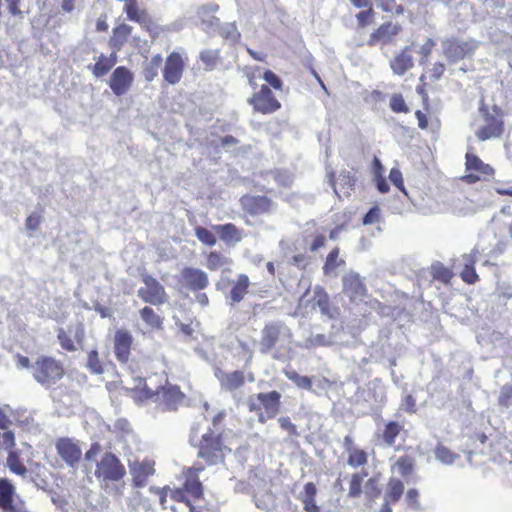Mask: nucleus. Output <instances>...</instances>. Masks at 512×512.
I'll return each mask as SVG.
<instances>
[{"label": "nucleus", "instance_id": "nucleus-13", "mask_svg": "<svg viewBox=\"0 0 512 512\" xmlns=\"http://www.w3.org/2000/svg\"><path fill=\"white\" fill-rule=\"evenodd\" d=\"M250 103L261 113H271L280 108V103L266 85H263L260 91L250 99Z\"/></svg>", "mask_w": 512, "mask_h": 512}, {"label": "nucleus", "instance_id": "nucleus-64", "mask_svg": "<svg viewBox=\"0 0 512 512\" xmlns=\"http://www.w3.org/2000/svg\"><path fill=\"white\" fill-rule=\"evenodd\" d=\"M401 408L407 412L414 413L416 411L415 398L410 394L406 395L402 400Z\"/></svg>", "mask_w": 512, "mask_h": 512}, {"label": "nucleus", "instance_id": "nucleus-42", "mask_svg": "<svg viewBox=\"0 0 512 512\" xmlns=\"http://www.w3.org/2000/svg\"><path fill=\"white\" fill-rule=\"evenodd\" d=\"M58 341L61 347L69 352H73L77 350V345L72 337V329L70 328L68 331L64 329H59L57 334Z\"/></svg>", "mask_w": 512, "mask_h": 512}, {"label": "nucleus", "instance_id": "nucleus-25", "mask_svg": "<svg viewBox=\"0 0 512 512\" xmlns=\"http://www.w3.org/2000/svg\"><path fill=\"white\" fill-rule=\"evenodd\" d=\"M213 229L219 234L222 241L229 244H236L242 240L241 231L232 223L214 225Z\"/></svg>", "mask_w": 512, "mask_h": 512}, {"label": "nucleus", "instance_id": "nucleus-6", "mask_svg": "<svg viewBox=\"0 0 512 512\" xmlns=\"http://www.w3.org/2000/svg\"><path fill=\"white\" fill-rule=\"evenodd\" d=\"M478 47L473 39L462 40L458 38L446 39L442 42L443 55L449 64L457 63L470 57Z\"/></svg>", "mask_w": 512, "mask_h": 512}, {"label": "nucleus", "instance_id": "nucleus-23", "mask_svg": "<svg viewBox=\"0 0 512 512\" xmlns=\"http://www.w3.org/2000/svg\"><path fill=\"white\" fill-rule=\"evenodd\" d=\"M414 65L413 57L409 53L408 47H406L401 53L396 55L390 61V67L394 74L402 76L409 71Z\"/></svg>", "mask_w": 512, "mask_h": 512}, {"label": "nucleus", "instance_id": "nucleus-57", "mask_svg": "<svg viewBox=\"0 0 512 512\" xmlns=\"http://www.w3.org/2000/svg\"><path fill=\"white\" fill-rule=\"evenodd\" d=\"M390 181L402 192L406 194V190L404 188L402 173L397 168H392L389 173Z\"/></svg>", "mask_w": 512, "mask_h": 512}, {"label": "nucleus", "instance_id": "nucleus-62", "mask_svg": "<svg viewBox=\"0 0 512 512\" xmlns=\"http://www.w3.org/2000/svg\"><path fill=\"white\" fill-rule=\"evenodd\" d=\"M275 180L280 185L287 187V186L291 185L293 178H292L291 174H289L286 171H276L275 172Z\"/></svg>", "mask_w": 512, "mask_h": 512}, {"label": "nucleus", "instance_id": "nucleus-47", "mask_svg": "<svg viewBox=\"0 0 512 512\" xmlns=\"http://www.w3.org/2000/svg\"><path fill=\"white\" fill-rule=\"evenodd\" d=\"M86 367L93 374L100 375L104 372L103 365L99 360L98 352L92 350L88 353Z\"/></svg>", "mask_w": 512, "mask_h": 512}, {"label": "nucleus", "instance_id": "nucleus-46", "mask_svg": "<svg viewBox=\"0 0 512 512\" xmlns=\"http://www.w3.org/2000/svg\"><path fill=\"white\" fill-rule=\"evenodd\" d=\"M367 474H361V473H354L351 477L350 483H349V492L348 496L351 498H357L360 496L362 492V482L364 477Z\"/></svg>", "mask_w": 512, "mask_h": 512}, {"label": "nucleus", "instance_id": "nucleus-63", "mask_svg": "<svg viewBox=\"0 0 512 512\" xmlns=\"http://www.w3.org/2000/svg\"><path fill=\"white\" fill-rule=\"evenodd\" d=\"M278 423L280 427L286 430L290 435L297 434V427L291 422L289 417H280Z\"/></svg>", "mask_w": 512, "mask_h": 512}, {"label": "nucleus", "instance_id": "nucleus-20", "mask_svg": "<svg viewBox=\"0 0 512 512\" xmlns=\"http://www.w3.org/2000/svg\"><path fill=\"white\" fill-rule=\"evenodd\" d=\"M132 344V336L127 331L119 330L115 334L114 350L117 359L126 362L130 355V347Z\"/></svg>", "mask_w": 512, "mask_h": 512}, {"label": "nucleus", "instance_id": "nucleus-14", "mask_svg": "<svg viewBox=\"0 0 512 512\" xmlns=\"http://www.w3.org/2000/svg\"><path fill=\"white\" fill-rule=\"evenodd\" d=\"M480 112L484 116L485 125L476 131V137L481 141H485L501 136L503 132V121L488 113L484 108H481Z\"/></svg>", "mask_w": 512, "mask_h": 512}, {"label": "nucleus", "instance_id": "nucleus-38", "mask_svg": "<svg viewBox=\"0 0 512 512\" xmlns=\"http://www.w3.org/2000/svg\"><path fill=\"white\" fill-rule=\"evenodd\" d=\"M284 375L292 381L298 388L307 391L312 390V379L308 376H302L295 370H284Z\"/></svg>", "mask_w": 512, "mask_h": 512}, {"label": "nucleus", "instance_id": "nucleus-9", "mask_svg": "<svg viewBox=\"0 0 512 512\" xmlns=\"http://www.w3.org/2000/svg\"><path fill=\"white\" fill-rule=\"evenodd\" d=\"M466 172L463 179L467 183H476L481 180H487L493 174L490 165L485 164L479 157L474 154H466Z\"/></svg>", "mask_w": 512, "mask_h": 512}, {"label": "nucleus", "instance_id": "nucleus-54", "mask_svg": "<svg viewBox=\"0 0 512 512\" xmlns=\"http://www.w3.org/2000/svg\"><path fill=\"white\" fill-rule=\"evenodd\" d=\"M433 277L443 283H447L452 277V272L441 264L435 265L433 266Z\"/></svg>", "mask_w": 512, "mask_h": 512}, {"label": "nucleus", "instance_id": "nucleus-50", "mask_svg": "<svg viewBox=\"0 0 512 512\" xmlns=\"http://www.w3.org/2000/svg\"><path fill=\"white\" fill-rule=\"evenodd\" d=\"M113 65V62L104 55H101L94 65L93 73L96 77H102L109 72Z\"/></svg>", "mask_w": 512, "mask_h": 512}, {"label": "nucleus", "instance_id": "nucleus-5", "mask_svg": "<svg viewBox=\"0 0 512 512\" xmlns=\"http://www.w3.org/2000/svg\"><path fill=\"white\" fill-rule=\"evenodd\" d=\"M31 374L37 383L49 388L63 377L64 368L54 358L40 356L31 364Z\"/></svg>", "mask_w": 512, "mask_h": 512}, {"label": "nucleus", "instance_id": "nucleus-51", "mask_svg": "<svg viewBox=\"0 0 512 512\" xmlns=\"http://www.w3.org/2000/svg\"><path fill=\"white\" fill-rule=\"evenodd\" d=\"M390 108L396 113H407L409 111L408 106L401 94H393L390 98Z\"/></svg>", "mask_w": 512, "mask_h": 512}, {"label": "nucleus", "instance_id": "nucleus-45", "mask_svg": "<svg viewBox=\"0 0 512 512\" xmlns=\"http://www.w3.org/2000/svg\"><path fill=\"white\" fill-rule=\"evenodd\" d=\"M218 33L231 43H236L240 38V33L234 23L220 25Z\"/></svg>", "mask_w": 512, "mask_h": 512}, {"label": "nucleus", "instance_id": "nucleus-36", "mask_svg": "<svg viewBox=\"0 0 512 512\" xmlns=\"http://www.w3.org/2000/svg\"><path fill=\"white\" fill-rule=\"evenodd\" d=\"M163 59L160 54L154 55L143 66V76L147 82H152L158 75V70L162 65Z\"/></svg>", "mask_w": 512, "mask_h": 512}, {"label": "nucleus", "instance_id": "nucleus-52", "mask_svg": "<svg viewBox=\"0 0 512 512\" xmlns=\"http://www.w3.org/2000/svg\"><path fill=\"white\" fill-rule=\"evenodd\" d=\"M498 403L504 408H509L512 405V385L506 384L501 388Z\"/></svg>", "mask_w": 512, "mask_h": 512}, {"label": "nucleus", "instance_id": "nucleus-29", "mask_svg": "<svg viewBox=\"0 0 512 512\" xmlns=\"http://www.w3.org/2000/svg\"><path fill=\"white\" fill-rule=\"evenodd\" d=\"M339 343L340 342L332 334H315L305 339L303 347L306 349H311L315 347L332 346Z\"/></svg>", "mask_w": 512, "mask_h": 512}, {"label": "nucleus", "instance_id": "nucleus-26", "mask_svg": "<svg viewBox=\"0 0 512 512\" xmlns=\"http://www.w3.org/2000/svg\"><path fill=\"white\" fill-rule=\"evenodd\" d=\"M314 300H315V306H317L320 310V312L329 317L334 318L337 314V309L330 307L329 303V296L326 293V291L320 287L316 286L314 289Z\"/></svg>", "mask_w": 512, "mask_h": 512}, {"label": "nucleus", "instance_id": "nucleus-12", "mask_svg": "<svg viewBox=\"0 0 512 512\" xmlns=\"http://www.w3.org/2000/svg\"><path fill=\"white\" fill-rule=\"evenodd\" d=\"M184 71V60L180 53H170L165 61L163 68V78L170 84L175 85L180 82Z\"/></svg>", "mask_w": 512, "mask_h": 512}, {"label": "nucleus", "instance_id": "nucleus-48", "mask_svg": "<svg viewBox=\"0 0 512 512\" xmlns=\"http://www.w3.org/2000/svg\"><path fill=\"white\" fill-rule=\"evenodd\" d=\"M194 232H195V236L197 237V239L204 245L212 247L216 244V241H217L216 237L208 229H206L202 226H196L194 228Z\"/></svg>", "mask_w": 512, "mask_h": 512}, {"label": "nucleus", "instance_id": "nucleus-55", "mask_svg": "<svg viewBox=\"0 0 512 512\" xmlns=\"http://www.w3.org/2000/svg\"><path fill=\"white\" fill-rule=\"evenodd\" d=\"M419 492L416 489H409L406 493L405 501L407 505L413 510H420L421 505L418 501Z\"/></svg>", "mask_w": 512, "mask_h": 512}, {"label": "nucleus", "instance_id": "nucleus-7", "mask_svg": "<svg viewBox=\"0 0 512 512\" xmlns=\"http://www.w3.org/2000/svg\"><path fill=\"white\" fill-rule=\"evenodd\" d=\"M144 286L137 291L138 296L145 302L154 306H160L167 300V294L164 286L154 277L144 275Z\"/></svg>", "mask_w": 512, "mask_h": 512}, {"label": "nucleus", "instance_id": "nucleus-31", "mask_svg": "<svg viewBox=\"0 0 512 512\" xmlns=\"http://www.w3.org/2000/svg\"><path fill=\"white\" fill-rule=\"evenodd\" d=\"M14 486L7 479H0V507L4 510L13 509Z\"/></svg>", "mask_w": 512, "mask_h": 512}, {"label": "nucleus", "instance_id": "nucleus-40", "mask_svg": "<svg viewBox=\"0 0 512 512\" xmlns=\"http://www.w3.org/2000/svg\"><path fill=\"white\" fill-rule=\"evenodd\" d=\"M434 455L439 462L445 465H452L459 458L458 454L453 453L450 449L443 445H438L436 447Z\"/></svg>", "mask_w": 512, "mask_h": 512}, {"label": "nucleus", "instance_id": "nucleus-22", "mask_svg": "<svg viewBox=\"0 0 512 512\" xmlns=\"http://www.w3.org/2000/svg\"><path fill=\"white\" fill-rule=\"evenodd\" d=\"M317 488L312 482L304 485L303 490L298 494L297 499L302 503L306 512H319L320 507L316 503Z\"/></svg>", "mask_w": 512, "mask_h": 512}, {"label": "nucleus", "instance_id": "nucleus-15", "mask_svg": "<svg viewBox=\"0 0 512 512\" xmlns=\"http://www.w3.org/2000/svg\"><path fill=\"white\" fill-rule=\"evenodd\" d=\"M181 282L183 286L192 291L205 289L209 284V279L201 269L186 267L181 271Z\"/></svg>", "mask_w": 512, "mask_h": 512}, {"label": "nucleus", "instance_id": "nucleus-37", "mask_svg": "<svg viewBox=\"0 0 512 512\" xmlns=\"http://www.w3.org/2000/svg\"><path fill=\"white\" fill-rule=\"evenodd\" d=\"M403 491L404 485L402 481L398 479H391L388 484L384 500L390 503H396L401 498Z\"/></svg>", "mask_w": 512, "mask_h": 512}, {"label": "nucleus", "instance_id": "nucleus-61", "mask_svg": "<svg viewBox=\"0 0 512 512\" xmlns=\"http://www.w3.org/2000/svg\"><path fill=\"white\" fill-rule=\"evenodd\" d=\"M337 184L343 187L352 188L354 185V179L351 172L342 171L338 176Z\"/></svg>", "mask_w": 512, "mask_h": 512}, {"label": "nucleus", "instance_id": "nucleus-39", "mask_svg": "<svg viewBox=\"0 0 512 512\" xmlns=\"http://www.w3.org/2000/svg\"><path fill=\"white\" fill-rule=\"evenodd\" d=\"M133 28L127 24H121L114 28L113 37L111 41L115 46L121 47L127 41L129 35L132 33Z\"/></svg>", "mask_w": 512, "mask_h": 512}, {"label": "nucleus", "instance_id": "nucleus-32", "mask_svg": "<svg viewBox=\"0 0 512 512\" xmlns=\"http://www.w3.org/2000/svg\"><path fill=\"white\" fill-rule=\"evenodd\" d=\"M143 322L151 329L158 330L162 328L163 318L158 315L151 307L145 306L139 311Z\"/></svg>", "mask_w": 512, "mask_h": 512}, {"label": "nucleus", "instance_id": "nucleus-18", "mask_svg": "<svg viewBox=\"0 0 512 512\" xmlns=\"http://www.w3.org/2000/svg\"><path fill=\"white\" fill-rule=\"evenodd\" d=\"M343 292L353 301L361 300L366 293V287L360 276L356 273H348L342 278Z\"/></svg>", "mask_w": 512, "mask_h": 512}, {"label": "nucleus", "instance_id": "nucleus-43", "mask_svg": "<svg viewBox=\"0 0 512 512\" xmlns=\"http://www.w3.org/2000/svg\"><path fill=\"white\" fill-rule=\"evenodd\" d=\"M401 431V426L394 421L389 422L383 431V441L387 446H393L396 440V437L399 435Z\"/></svg>", "mask_w": 512, "mask_h": 512}, {"label": "nucleus", "instance_id": "nucleus-27", "mask_svg": "<svg viewBox=\"0 0 512 512\" xmlns=\"http://www.w3.org/2000/svg\"><path fill=\"white\" fill-rule=\"evenodd\" d=\"M483 240H480L475 247L471 250L470 253L463 254L460 259H458L459 267H474L476 261L478 260V255L488 256L489 252L487 248L482 244Z\"/></svg>", "mask_w": 512, "mask_h": 512}, {"label": "nucleus", "instance_id": "nucleus-28", "mask_svg": "<svg viewBox=\"0 0 512 512\" xmlns=\"http://www.w3.org/2000/svg\"><path fill=\"white\" fill-rule=\"evenodd\" d=\"M345 264L343 259L339 258V249L336 247L330 251L323 265V272L326 276L335 278L338 275V267Z\"/></svg>", "mask_w": 512, "mask_h": 512}, {"label": "nucleus", "instance_id": "nucleus-3", "mask_svg": "<svg viewBox=\"0 0 512 512\" xmlns=\"http://www.w3.org/2000/svg\"><path fill=\"white\" fill-rule=\"evenodd\" d=\"M293 334L291 329L282 321H270L261 330L259 350L262 354H270L274 351V358L277 353L290 346Z\"/></svg>", "mask_w": 512, "mask_h": 512}, {"label": "nucleus", "instance_id": "nucleus-49", "mask_svg": "<svg viewBox=\"0 0 512 512\" xmlns=\"http://www.w3.org/2000/svg\"><path fill=\"white\" fill-rule=\"evenodd\" d=\"M109 430L119 434L123 438L129 436L132 432L130 423L123 418L117 419L112 426H109Z\"/></svg>", "mask_w": 512, "mask_h": 512}, {"label": "nucleus", "instance_id": "nucleus-11", "mask_svg": "<svg viewBox=\"0 0 512 512\" xmlns=\"http://www.w3.org/2000/svg\"><path fill=\"white\" fill-rule=\"evenodd\" d=\"M57 454L70 467H76L82 457L78 443L70 438H60L55 444Z\"/></svg>", "mask_w": 512, "mask_h": 512}, {"label": "nucleus", "instance_id": "nucleus-56", "mask_svg": "<svg viewBox=\"0 0 512 512\" xmlns=\"http://www.w3.org/2000/svg\"><path fill=\"white\" fill-rule=\"evenodd\" d=\"M460 276L467 284H474L478 280V275L474 267H462Z\"/></svg>", "mask_w": 512, "mask_h": 512}, {"label": "nucleus", "instance_id": "nucleus-59", "mask_svg": "<svg viewBox=\"0 0 512 512\" xmlns=\"http://www.w3.org/2000/svg\"><path fill=\"white\" fill-rule=\"evenodd\" d=\"M434 46L435 42L431 38H428L427 41L420 47L418 51V53L421 55L420 64H423L428 60V57L431 54Z\"/></svg>", "mask_w": 512, "mask_h": 512}, {"label": "nucleus", "instance_id": "nucleus-19", "mask_svg": "<svg viewBox=\"0 0 512 512\" xmlns=\"http://www.w3.org/2000/svg\"><path fill=\"white\" fill-rule=\"evenodd\" d=\"M218 10V5L209 3L202 5L198 8V16L201 20V25L206 33L213 34L218 32L220 27V20L212 15Z\"/></svg>", "mask_w": 512, "mask_h": 512}, {"label": "nucleus", "instance_id": "nucleus-30", "mask_svg": "<svg viewBox=\"0 0 512 512\" xmlns=\"http://www.w3.org/2000/svg\"><path fill=\"white\" fill-rule=\"evenodd\" d=\"M249 278L245 274H240L237 281L233 283V286L229 293V298L231 299L232 304L240 302L245 294L247 293V289L249 287Z\"/></svg>", "mask_w": 512, "mask_h": 512}, {"label": "nucleus", "instance_id": "nucleus-16", "mask_svg": "<svg viewBox=\"0 0 512 512\" xmlns=\"http://www.w3.org/2000/svg\"><path fill=\"white\" fill-rule=\"evenodd\" d=\"M132 82L133 74L131 71L124 66H119L113 71L109 86L115 95L122 96L128 91Z\"/></svg>", "mask_w": 512, "mask_h": 512}, {"label": "nucleus", "instance_id": "nucleus-34", "mask_svg": "<svg viewBox=\"0 0 512 512\" xmlns=\"http://www.w3.org/2000/svg\"><path fill=\"white\" fill-rule=\"evenodd\" d=\"M127 18L130 21L137 22L141 26L148 27L151 23V18L145 10L139 9L137 3L128 7H124Z\"/></svg>", "mask_w": 512, "mask_h": 512}, {"label": "nucleus", "instance_id": "nucleus-17", "mask_svg": "<svg viewBox=\"0 0 512 512\" xmlns=\"http://www.w3.org/2000/svg\"><path fill=\"white\" fill-rule=\"evenodd\" d=\"M154 463L151 461H128L129 472L132 476L133 485L142 488L147 484L149 476L154 474Z\"/></svg>", "mask_w": 512, "mask_h": 512}, {"label": "nucleus", "instance_id": "nucleus-21", "mask_svg": "<svg viewBox=\"0 0 512 512\" xmlns=\"http://www.w3.org/2000/svg\"><path fill=\"white\" fill-rule=\"evenodd\" d=\"M281 394L277 391L258 393L256 400L268 413V417H275L279 412Z\"/></svg>", "mask_w": 512, "mask_h": 512}, {"label": "nucleus", "instance_id": "nucleus-60", "mask_svg": "<svg viewBox=\"0 0 512 512\" xmlns=\"http://www.w3.org/2000/svg\"><path fill=\"white\" fill-rule=\"evenodd\" d=\"M263 79L269 83L274 89L281 90L282 89V81L280 78L271 70H267L263 74Z\"/></svg>", "mask_w": 512, "mask_h": 512}, {"label": "nucleus", "instance_id": "nucleus-44", "mask_svg": "<svg viewBox=\"0 0 512 512\" xmlns=\"http://www.w3.org/2000/svg\"><path fill=\"white\" fill-rule=\"evenodd\" d=\"M7 466L9 469L22 477H25L28 470L24 466V464L21 463L19 456L16 452H10L7 457Z\"/></svg>", "mask_w": 512, "mask_h": 512}, {"label": "nucleus", "instance_id": "nucleus-1", "mask_svg": "<svg viewBox=\"0 0 512 512\" xmlns=\"http://www.w3.org/2000/svg\"><path fill=\"white\" fill-rule=\"evenodd\" d=\"M102 446L94 442L85 453V460L95 463L94 476L106 489L110 484L118 483L126 475L125 466L120 459L112 452L102 453Z\"/></svg>", "mask_w": 512, "mask_h": 512}, {"label": "nucleus", "instance_id": "nucleus-53", "mask_svg": "<svg viewBox=\"0 0 512 512\" xmlns=\"http://www.w3.org/2000/svg\"><path fill=\"white\" fill-rule=\"evenodd\" d=\"M225 263H226V258L222 254H220L216 251H213L208 255L207 267L211 270H216V269L220 268L221 266H223Z\"/></svg>", "mask_w": 512, "mask_h": 512}, {"label": "nucleus", "instance_id": "nucleus-33", "mask_svg": "<svg viewBox=\"0 0 512 512\" xmlns=\"http://www.w3.org/2000/svg\"><path fill=\"white\" fill-rule=\"evenodd\" d=\"M398 32L399 27L397 25H394L392 23H384L376 31L372 33L370 42H388L391 39V37L398 34Z\"/></svg>", "mask_w": 512, "mask_h": 512}, {"label": "nucleus", "instance_id": "nucleus-2", "mask_svg": "<svg viewBox=\"0 0 512 512\" xmlns=\"http://www.w3.org/2000/svg\"><path fill=\"white\" fill-rule=\"evenodd\" d=\"M136 402H143L155 397L157 406L163 411H174L184 403L185 395L176 385L169 384L158 386L154 390L146 380L138 379L137 385L131 389L130 395Z\"/></svg>", "mask_w": 512, "mask_h": 512}, {"label": "nucleus", "instance_id": "nucleus-10", "mask_svg": "<svg viewBox=\"0 0 512 512\" xmlns=\"http://www.w3.org/2000/svg\"><path fill=\"white\" fill-rule=\"evenodd\" d=\"M244 211L252 216L270 213L274 210V203L270 198L260 195H244L240 199Z\"/></svg>", "mask_w": 512, "mask_h": 512}, {"label": "nucleus", "instance_id": "nucleus-4", "mask_svg": "<svg viewBox=\"0 0 512 512\" xmlns=\"http://www.w3.org/2000/svg\"><path fill=\"white\" fill-rule=\"evenodd\" d=\"M226 413L224 410L219 411L212 419V426L210 433H205L201 437L200 448L198 456L203 458L209 465H216L223 461L224 454L222 451V443L220 435L215 431H221L220 426Z\"/></svg>", "mask_w": 512, "mask_h": 512}, {"label": "nucleus", "instance_id": "nucleus-8", "mask_svg": "<svg viewBox=\"0 0 512 512\" xmlns=\"http://www.w3.org/2000/svg\"><path fill=\"white\" fill-rule=\"evenodd\" d=\"M214 375L219 381L221 389L228 392H233L241 388L245 384L246 380L248 382H254L255 380L252 372L245 374V372L239 370L225 372L220 368H216L214 370Z\"/></svg>", "mask_w": 512, "mask_h": 512}, {"label": "nucleus", "instance_id": "nucleus-41", "mask_svg": "<svg viewBox=\"0 0 512 512\" xmlns=\"http://www.w3.org/2000/svg\"><path fill=\"white\" fill-rule=\"evenodd\" d=\"M368 461L366 451L356 448L348 453L347 465L351 468H358L364 466Z\"/></svg>", "mask_w": 512, "mask_h": 512}, {"label": "nucleus", "instance_id": "nucleus-35", "mask_svg": "<svg viewBox=\"0 0 512 512\" xmlns=\"http://www.w3.org/2000/svg\"><path fill=\"white\" fill-rule=\"evenodd\" d=\"M199 59L206 71H212L220 62V51L218 49H204L200 52Z\"/></svg>", "mask_w": 512, "mask_h": 512}, {"label": "nucleus", "instance_id": "nucleus-58", "mask_svg": "<svg viewBox=\"0 0 512 512\" xmlns=\"http://www.w3.org/2000/svg\"><path fill=\"white\" fill-rule=\"evenodd\" d=\"M380 219V209L377 206H374L369 209V211L363 217V224L370 225L379 222Z\"/></svg>", "mask_w": 512, "mask_h": 512}, {"label": "nucleus", "instance_id": "nucleus-24", "mask_svg": "<svg viewBox=\"0 0 512 512\" xmlns=\"http://www.w3.org/2000/svg\"><path fill=\"white\" fill-rule=\"evenodd\" d=\"M204 468L202 466H193L189 468L187 473V478L185 481V489L186 491L194 498H200L202 496V484L198 480V473L201 472Z\"/></svg>", "mask_w": 512, "mask_h": 512}]
</instances>
